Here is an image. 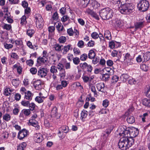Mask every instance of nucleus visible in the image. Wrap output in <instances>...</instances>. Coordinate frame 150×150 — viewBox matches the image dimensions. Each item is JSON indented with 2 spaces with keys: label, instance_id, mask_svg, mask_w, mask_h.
Masks as SVG:
<instances>
[{
  "label": "nucleus",
  "instance_id": "f257e3e1",
  "mask_svg": "<svg viewBox=\"0 0 150 150\" xmlns=\"http://www.w3.org/2000/svg\"><path fill=\"white\" fill-rule=\"evenodd\" d=\"M129 0H117L112 3H115L116 9L122 14H129L134 11V7L133 4L126 3Z\"/></svg>",
  "mask_w": 150,
  "mask_h": 150
},
{
  "label": "nucleus",
  "instance_id": "f03ea898",
  "mask_svg": "<svg viewBox=\"0 0 150 150\" xmlns=\"http://www.w3.org/2000/svg\"><path fill=\"white\" fill-rule=\"evenodd\" d=\"M119 134L122 136H125L127 138H132L134 139L137 137L139 133V130L134 127L126 128L125 126H121L119 127L118 129Z\"/></svg>",
  "mask_w": 150,
  "mask_h": 150
},
{
  "label": "nucleus",
  "instance_id": "7ed1b4c3",
  "mask_svg": "<svg viewBox=\"0 0 150 150\" xmlns=\"http://www.w3.org/2000/svg\"><path fill=\"white\" fill-rule=\"evenodd\" d=\"M120 137H122L118 143L119 148L122 150H126L132 146L134 143V139L127 138L125 136H122L119 134Z\"/></svg>",
  "mask_w": 150,
  "mask_h": 150
},
{
  "label": "nucleus",
  "instance_id": "20e7f679",
  "mask_svg": "<svg viewBox=\"0 0 150 150\" xmlns=\"http://www.w3.org/2000/svg\"><path fill=\"white\" fill-rule=\"evenodd\" d=\"M99 15L102 19L104 20H108L113 17L114 13L113 10L109 8H105L100 10Z\"/></svg>",
  "mask_w": 150,
  "mask_h": 150
},
{
  "label": "nucleus",
  "instance_id": "39448f33",
  "mask_svg": "<svg viewBox=\"0 0 150 150\" xmlns=\"http://www.w3.org/2000/svg\"><path fill=\"white\" fill-rule=\"evenodd\" d=\"M137 7L139 10L142 12L146 11L149 7V2L146 0H142L138 4Z\"/></svg>",
  "mask_w": 150,
  "mask_h": 150
},
{
  "label": "nucleus",
  "instance_id": "423d86ee",
  "mask_svg": "<svg viewBox=\"0 0 150 150\" xmlns=\"http://www.w3.org/2000/svg\"><path fill=\"white\" fill-rule=\"evenodd\" d=\"M114 128V126L110 125L108 126L106 129L102 133L101 137L103 140L105 141L107 140L109 135Z\"/></svg>",
  "mask_w": 150,
  "mask_h": 150
},
{
  "label": "nucleus",
  "instance_id": "0eeeda50",
  "mask_svg": "<svg viewBox=\"0 0 150 150\" xmlns=\"http://www.w3.org/2000/svg\"><path fill=\"white\" fill-rule=\"evenodd\" d=\"M35 17L36 20L35 22L36 26L40 28H42L43 25V20L42 16L39 14H36Z\"/></svg>",
  "mask_w": 150,
  "mask_h": 150
},
{
  "label": "nucleus",
  "instance_id": "6e6552de",
  "mask_svg": "<svg viewBox=\"0 0 150 150\" xmlns=\"http://www.w3.org/2000/svg\"><path fill=\"white\" fill-rule=\"evenodd\" d=\"M48 71L47 69L40 67L38 71V74L40 77H45L47 75Z\"/></svg>",
  "mask_w": 150,
  "mask_h": 150
},
{
  "label": "nucleus",
  "instance_id": "1a4fd4ad",
  "mask_svg": "<svg viewBox=\"0 0 150 150\" xmlns=\"http://www.w3.org/2000/svg\"><path fill=\"white\" fill-rule=\"evenodd\" d=\"M79 6L82 8H85L89 5L90 0H77Z\"/></svg>",
  "mask_w": 150,
  "mask_h": 150
},
{
  "label": "nucleus",
  "instance_id": "9d476101",
  "mask_svg": "<svg viewBox=\"0 0 150 150\" xmlns=\"http://www.w3.org/2000/svg\"><path fill=\"white\" fill-rule=\"evenodd\" d=\"M133 58L131 56L130 54L128 53H127L124 57V60L128 65H132L133 63L132 62Z\"/></svg>",
  "mask_w": 150,
  "mask_h": 150
},
{
  "label": "nucleus",
  "instance_id": "9b49d317",
  "mask_svg": "<svg viewBox=\"0 0 150 150\" xmlns=\"http://www.w3.org/2000/svg\"><path fill=\"white\" fill-rule=\"evenodd\" d=\"M28 132V131L25 129H22L19 132L18 138L20 139H22L27 136Z\"/></svg>",
  "mask_w": 150,
  "mask_h": 150
},
{
  "label": "nucleus",
  "instance_id": "f8f14e48",
  "mask_svg": "<svg viewBox=\"0 0 150 150\" xmlns=\"http://www.w3.org/2000/svg\"><path fill=\"white\" fill-rule=\"evenodd\" d=\"M34 137V140L37 143H40L43 140L42 135L40 133L35 134Z\"/></svg>",
  "mask_w": 150,
  "mask_h": 150
},
{
  "label": "nucleus",
  "instance_id": "ddd939ff",
  "mask_svg": "<svg viewBox=\"0 0 150 150\" xmlns=\"http://www.w3.org/2000/svg\"><path fill=\"white\" fill-rule=\"evenodd\" d=\"M96 86L98 91L103 93L104 94L107 93L104 90L105 84L103 83H100L96 84Z\"/></svg>",
  "mask_w": 150,
  "mask_h": 150
},
{
  "label": "nucleus",
  "instance_id": "4468645a",
  "mask_svg": "<svg viewBox=\"0 0 150 150\" xmlns=\"http://www.w3.org/2000/svg\"><path fill=\"white\" fill-rule=\"evenodd\" d=\"M51 116L52 117H56L57 119L59 117L60 115L57 112V109L56 107H54L51 110Z\"/></svg>",
  "mask_w": 150,
  "mask_h": 150
},
{
  "label": "nucleus",
  "instance_id": "2eb2a0df",
  "mask_svg": "<svg viewBox=\"0 0 150 150\" xmlns=\"http://www.w3.org/2000/svg\"><path fill=\"white\" fill-rule=\"evenodd\" d=\"M33 84L36 89L39 90L41 89V81L40 80H37L34 81Z\"/></svg>",
  "mask_w": 150,
  "mask_h": 150
},
{
  "label": "nucleus",
  "instance_id": "dca6fc26",
  "mask_svg": "<svg viewBox=\"0 0 150 150\" xmlns=\"http://www.w3.org/2000/svg\"><path fill=\"white\" fill-rule=\"evenodd\" d=\"M71 45L69 44L66 46H63L62 49V52L63 54H66L67 53V52L69 51V50L71 49L72 50V48L71 47Z\"/></svg>",
  "mask_w": 150,
  "mask_h": 150
},
{
  "label": "nucleus",
  "instance_id": "f3484780",
  "mask_svg": "<svg viewBox=\"0 0 150 150\" xmlns=\"http://www.w3.org/2000/svg\"><path fill=\"white\" fill-rule=\"evenodd\" d=\"M143 54V62H146L150 59V52H146Z\"/></svg>",
  "mask_w": 150,
  "mask_h": 150
},
{
  "label": "nucleus",
  "instance_id": "a211bd4d",
  "mask_svg": "<svg viewBox=\"0 0 150 150\" xmlns=\"http://www.w3.org/2000/svg\"><path fill=\"white\" fill-rule=\"evenodd\" d=\"M47 59V58L46 57L45 55H43L42 57H39L37 59V61L38 63H44L46 62Z\"/></svg>",
  "mask_w": 150,
  "mask_h": 150
},
{
  "label": "nucleus",
  "instance_id": "6ab92c4d",
  "mask_svg": "<svg viewBox=\"0 0 150 150\" xmlns=\"http://www.w3.org/2000/svg\"><path fill=\"white\" fill-rule=\"evenodd\" d=\"M92 2L90 3L89 5H91L92 8H97L100 6V4L96 0H92Z\"/></svg>",
  "mask_w": 150,
  "mask_h": 150
},
{
  "label": "nucleus",
  "instance_id": "aec40b11",
  "mask_svg": "<svg viewBox=\"0 0 150 150\" xmlns=\"http://www.w3.org/2000/svg\"><path fill=\"white\" fill-rule=\"evenodd\" d=\"M10 13H6L5 14L4 18L8 23H13V19L10 18Z\"/></svg>",
  "mask_w": 150,
  "mask_h": 150
},
{
  "label": "nucleus",
  "instance_id": "412c9836",
  "mask_svg": "<svg viewBox=\"0 0 150 150\" xmlns=\"http://www.w3.org/2000/svg\"><path fill=\"white\" fill-rule=\"evenodd\" d=\"M32 95L31 92L30 91H28L25 94L24 98L30 100L32 99Z\"/></svg>",
  "mask_w": 150,
  "mask_h": 150
},
{
  "label": "nucleus",
  "instance_id": "4be33fe9",
  "mask_svg": "<svg viewBox=\"0 0 150 150\" xmlns=\"http://www.w3.org/2000/svg\"><path fill=\"white\" fill-rule=\"evenodd\" d=\"M142 103L145 106L150 107V99L147 98L144 99L142 100Z\"/></svg>",
  "mask_w": 150,
  "mask_h": 150
},
{
  "label": "nucleus",
  "instance_id": "5701e85b",
  "mask_svg": "<svg viewBox=\"0 0 150 150\" xmlns=\"http://www.w3.org/2000/svg\"><path fill=\"white\" fill-rule=\"evenodd\" d=\"M144 21L137 22L134 24L135 28L136 29L142 28L143 26Z\"/></svg>",
  "mask_w": 150,
  "mask_h": 150
},
{
  "label": "nucleus",
  "instance_id": "b1692460",
  "mask_svg": "<svg viewBox=\"0 0 150 150\" xmlns=\"http://www.w3.org/2000/svg\"><path fill=\"white\" fill-rule=\"evenodd\" d=\"M27 144L26 142H23L18 145L17 146L18 150H24Z\"/></svg>",
  "mask_w": 150,
  "mask_h": 150
},
{
  "label": "nucleus",
  "instance_id": "393cba45",
  "mask_svg": "<svg viewBox=\"0 0 150 150\" xmlns=\"http://www.w3.org/2000/svg\"><path fill=\"white\" fill-rule=\"evenodd\" d=\"M124 120L125 122V120L127 122H135V121L134 117L132 116H129L127 117H125Z\"/></svg>",
  "mask_w": 150,
  "mask_h": 150
},
{
  "label": "nucleus",
  "instance_id": "a878e982",
  "mask_svg": "<svg viewBox=\"0 0 150 150\" xmlns=\"http://www.w3.org/2000/svg\"><path fill=\"white\" fill-rule=\"evenodd\" d=\"M111 74L110 73H105L103 74L102 76V80L105 81H107L109 80L110 78V76Z\"/></svg>",
  "mask_w": 150,
  "mask_h": 150
},
{
  "label": "nucleus",
  "instance_id": "bb28decb",
  "mask_svg": "<svg viewBox=\"0 0 150 150\" xmlns=\"http://www.w3.org/2000/svg\"><path fill=\"white\" fill-rule=\"evenodd\" d=\"M96 55V54L94 51L92 50H91L89 51L88 55V57L91 59H93Z\"/></svg>",
  "mask_w": 150,
  "mask_h": 150
},
{
  "label": "nucleus",
  "instance_id": "cd10ccee",
  "mask_svg": "<svg viewBox=\"0 0 150 150\" xmlns=\"http://www.w3.org/2000/svg\"><path fill=\"white\" fill-rule=\"evenodd\" d=\"M63 47L62 45H60L59 44H56L55 45L54 48L56 51L59 52L62 51V47Z\"/></svg>",
  "mask_w": 150,
  "mask_h": 150
},
{
  "label": "nucleus",
  "instance_id": "c85d7f7f",
  "mask_svg": "<svg viewBox=\"0 0 150 150\" xmlns=\"http://www.w3.org/2000/svg\"><path fill=\"white\" fill-rule=\"evenodd\" d=\"M123 22L122 21L118 19L115 20V25L118 27H120L123 25Z\"/></svg>",
  "mask_w": 150,
  "mask_h": 150
},
{
  "label": "nucleus",
  "instance_id": "c756f323",
  "mask_svg": "<svg viewBox=\"0 0 150 150\" xmlns=\"http://www.w3.org/2000/svg\"><path fill=\"white\" fill-rule=\"evenodd\" d=\"M34 32V30L33 29H29L27 30L26 34L28 35L31 37H32Z\"/></svg>",
  "mask_w": 150,
  "mask_h": 150
},
{
  "label": "nucleus",
  "instance_id": "7c9ffc66",
  "mask_svg": "<svg viewBox=\"0 0 150 150\" xmlns=\"http://www.w3.org/2000/svg\"><path fill=\"white\" fill-rule=\"evenodd\" d=\"M12 83L13 86H17L20 83L19 80L18 79H13L12 81Z\"/></svg>",
  "mask_w": 150,
  "mask_h": 150
},
{
  "label": "nucleus",
  "instance_id": "2f4dec72",
  "mask_svg": "<svg viewBox=\"0 0 150 150\" xmlns=\"http://www.w3.org/2000/svg\"><path fill=\"white\" fill-rule=\"evenodd\" d=\"M67 40L66 38L64 36H60L58 39L59 42L61 43H64Z\"/></svg>",
  "mask_w": 150,
  "mask_h": 150
},
{
  "label": "nucleus",
  "instance_id": "473e14b6",
  "mask_svg": "<svg viewBox=\"0 0 150 150\" xmlns=\"http://www.w3.org/2000/svg\"><path fill=\"white\" fill-rule=\"evenodd\" d=\"M104 36L108 40L111 39V34L109 31L107 30L105 31L104 34Z\"/></svg>",
  "mask_w": 150,
  "mask_h": 150
},
{
  "label": "nucleus",
  "instance_id": "72a5a7b5",
  "mask_svg": "<svg viewBox=\"0 0 150 150\" xmlns=\"http://www.w3.org/2000/svg\"><path fill=\"white\" fill-rule=\"evenodd\" d=\"M56 27L57 30L59 31H63L64 29L63 26H61V23L60 22L58 23V24L56 25Z\"/></svg>",
  "mask_w": 150,
  "mask_h": 150
},
{
  "label": "nucleus",
  "instance_id": "f704fd0d",
  "mask_svg": "<svg viewBox=\"0 0 150 150\" xmlns=\"http://www.w3.org/2000/svg\"><path fill=\"white\" fill-rule=\"evenodd\" d=\"M88 115V112L84 110H83L81 113V117L82 119L86 118Z\"/></svg>",
  "mask_w": 150,
  "mask_h": 150
},
{
  "label": "nucleus",
  "instance_id": "c9c22d12",
  "mask_svg": "<svg viewBox=\"0 0 150 150\" xmlns=\"http://www.w3.org/2000/svg\"><path fill=\"white\" fill-rule=\"evenodd\" d=\"M91 89L92 92L94 93V96L97 97L98 95L97 92L96 91L95 86H91Z\"/></svg>",
  "mask_w": 150,
  "mask_h": 150
},
{
  "label": "nucleus",
  "instance_id": "e433bc0d",
  "mask_svg": "<svg viewBox=\"0 0 150 150\" xmlns=\"http://www.w3.org/2000/svg\"><path fill=\"white\" fill-rule=\"evenodd\" d=\"M28 124L34 126L36 128V129H39L40 127L38 124V122H28Z\"/></svg>",
  "mask_w": 150,
  "mask_h": 150
},
{
  "label": "nucleus",
  "instance_id": "4c0bfd02",
  "mask_svg": "<svg viewBox=\"0 0 150 150\" xmlns=\"http://www.w3.org/2000/svg\"><path fill=\"white\" fill-rule=\"evenodd\" d=\"M72 60L74 63L76 65H78L80 62L79 58L78 57L73 58Z\"/></svg>",
  "mask_w": 150,
  "mask_h": 150
},
{
  "label": "nucleus",
  "instance_id": "58836bf2",
  "mask_svg": "<svg viewBox=\"0 0 150 150\" xmlns=\"http://www.w3.org/2000/svg\"><path fill=\"white\" fill-rule=\"evenodd\" d=\"M21 104L23 106L28 107L30 105V102L28 101L23 100L21 102Z\"/></svg>",
  "mask_w": 150,
  "mask_h": 150
},
{
  "label": "nucleus",
  "instance_id": "ea45409f",
  "mask_svg": "<svg viewBox=\"0 0 150 150\" xmlns=\"http://www.w3.org/2000/svg\"><path fill=\"white\" fill-rule=\"evenodd\" d=\"M52 18L53 20L57 21L59 18L58 14L57 12H55L53 15Z\"/></svg>",
  "mask_w": 150,
  "mask_h": 150
},
{
  "label": "nucleus",
  "instance_id": "a19ab883",
  "mask_svg": "<svg viewBox=\"0 0 150 150\" xmlns=\"http://www.w3.org/2000/svg\"><path fill=\"white\" fill-rule=\"evenodd\" d=\"M89 6H90V8H87L85 12V13L91 14L93 12L92 11V9L93 8H92V7L91 5H89Z\"/></svg>",
  "mask_w": 150,
  "mask_h": 150
},
{
  "label": "nucleus",
  "instance_id": "79ce46f5",
  "mask_svg": "<svg viewBox=\"0 0 150 150\" xmlns=\"http://www.w3.org/2000/svg\"><path fill=\"white\" fill-rule=\"evenodd\" d=\"M141 68L143 71H146L149 69V67L146 64H143L141 66Z\"/></svg>",
  "mask_w": 150,
  "mask_h": 150
},
{
  "label": "nucleus",
  "instance_id": "37998d69",
  "mask_svg": "<svg viewBox=\"0 0 150 150\" xmlns=\"http://www.w3.org/2000/svg\"><path fill=\"white\" fill-rule=\"evenodd\" d=\"M26 63L28 65L32 67L34 64V61L31 59H30L27 60L26 62Z\"/></svg>",
  "mask_w": 150,
  "mask_h": 150
},
{
  "label": "nucleus",
  "instance_id": "c03bdc74",
  "mask_svg": "<svg viewBox=\"0 0 150 150\" xmlns=\"http://www.w3.org/2000/svg\"><path fill=\"white\" fill-rule=\"evenodd\" d=\"M137 82V81L133 78L130 79L128 81V83L131 85L135 84Z\"/></svg>",
  "mask_w": 150,
  "mask_h": 150
},
{
  "label": "nucleus",
  "instance_id": "a18cd8bd",
  "mask_svg": "<svg viewBox=\"0 0 150 150\" xmlns=\"http://www.w3.org/2000/svg\"><path fill=\"white\" fill-rule=\"evenodd\" d=\"M36 106L35 104L33 103H30L29 105L28 106L29 109L32 111L34 110L35 109Z\"/></svg>",
  "mask_w": 150,
  "mask_h": 150
},
{
  "label": "nucleus",
  "instance_id": "49530a36",
  "mask_svg": "<svg viewBox=\"0 0 150 150\" xmlns=\"http://www.w3.org/2000/svg\"><path fill=\"white\" fill-rule=\"evenodd\" d=\"M30 109H23L22 111V112L24 113L25 115L28 116L30 114Z\"/></svg>",
  "mask_w": 150,
  "mask_h": 150
},
{
  "label": "nucleus",
  "instance_id": "de8ad7c7",
  "mask_svg": "<svg viewBox=\"0 0 150 150\" xmlns=\"http://www.w3.org/2000/svg\"><path fill=\"white\" fill-rule=\"evenodd\" d=\"M11 116L10 115L8 114H6L3 116V119L4 120L6 121L9 120L10 119Z\"/></svg>",
  "mask_w": 150,
  "mask_h": 150
},
{
  "label": "nucleus",
  "instance_id": "09e8293b",
  "mask_svg": "<svg viewBox=\"0 0 150 150\" xmlns=\"http://www.w3.org/2000/svg\"><path fill=\"white\" fill-rule=\"evenodd\" d=\"M57 67L55 66H52L51 67L50 71L51 73L54 74L57 72Z\"/></svg>",
  "mask_w": 150,
  "mask_h": 150
},
{
  "label": "nucleus",
  "instance_id": "8fccbe9b",
  "mask_svg": "<svg viewBox=\"0 0 150 150\" xmlns=\"http://www.w3.org/2000/svg\"><path fill=\"white\" fill-rule=\"evenodd\" d=\"M67 20L70 21V19L67 15L64 16L61 18V21L63 22H65Z\"/></svg>",
  "mask_w": 150,
  "mask_h": 150
},
{
  "label": "nucleus",
  "instance_id": "3c124183",
  "mask_svg": "<svg viewBox=\"0 0 150 150\" xmlns=\"http://www.w3.org/2000/svg\"><path fill=\"white\" fill-rule=\"evenodd\" d=\"M35 100L39 103H42L43 101V100L40 96L36 97L35 98Z\"/></svg>",
  "mask_w": 150,
  "mask_h": 150
},
{
  "label": "nucleus",
  "instance_id": "603ef678",
  "mask_svg": "<svg viewBox=\"0 0 150 150\" xmlns=\"http://www.w3.org/2000/svg\"><path fill=\"white\" fill-rule=\"evenodd\" d=\"M87 55L86 54H83L80 56V59L81 61H85L87 58Z\"/></svg>",
  "mask_w": 150,
  "mask_h": 150
},
{
  "label": "nucleus",
  "instance_id": "864d4df0",
  "mask_svg": "<svg viewBox=\"0 0 150 150\" xmlns=\"http://www.w3.org/2000/svg\"><path fill=\"white\" fill-rule=\"evenodd\" d=\"M3 28L4 29L9 30L11 28V25L5 24Z\"/></svg>",
  "mask_w": 150,
  "mask_h": 150
},
{
  "label": "nucleus",
  "instance_id": "5fc2aeb1",
  "mask_svg": "<svg viewBox=\"0 0 150 150\" xmlns=\"http://www.w3.org/2000/svg\"><path fill=\"white\" fill-rule=\"evenodd\" d=\"M91 36L93 38L96 39L98 38L99 35L97 33L94 32L92 33Z\"/></svg>",
  "mask_w": 150,
  "mask_h": 150
},
{
  "label": "nucleus",
  "instance_id": "6e6d98bb",
  "mask_svg": "<svg viewBox=\"0 0 150 150\" xmlns=\"http://www.w3.org/2000/svg\"><path fill=\"white\" fill-rule=\"evenodd\" d=\"M109 102L107 99H105L103 101V105L105 108H106L109 105Z\"/></svg>",
  "mask_w": 150,
  "mask_h": 150
},
{
  "label": "nucleus",
  "instance_id": "4d7b16f0",
  "mask_svg": "<svg viewBox=\"0 0 150 150\" xmlns=\"http://www.w3.org/2000/svg\"><path fill=\"white\" fill-rule=\"evenodd\" d=\"M136 60L138 62H143V56L141 55H139L136 58Z\"/></svg>",
  "mask_w": 150,
  "mask_h": 150
},
{
  "label": "nucleus",
  "instance_id": "13d9d810",
  "mask_svg": "<svg viewBox=\"0 0 150 150\" xmlns=\"http://www.w3.org/2000/svg\"><path fill=\"white\" fill-rule=\"evenodd\" d=\"M57 68L58 69H59L60 71H61L65 70L64 69V66L62 64L59 63L57 65Z\"/></svg>",
  "mask_w": 150,
  "mask_h": 150
},
{
  "label": "nucleus",
  "instance_id": "bf43d9fd",
  "mask_svg": "<svg viewBox=\"0 0 150 150\" xmlns=\"http://www.w3.org/2000/svg\"><path fill=\"white\" fill-rule=\"evenodd\" d=\"M26 18L25 16L24 15L21 18V24L23 25L24 22L26 21Z\"/></svg>",
  "mask_w": 150,
  "mask_h": 150
},
{
  "label": "nucleus",
  "instance_id": "052dcab7",
  "mask_svg": "<svg viewBox=\"0 0 150 150\" xmlns=\"http://www.w3.org/2000/svg\"><path fill=\"white\" fill-rule=\"evenodd\" d=\"M30 72L33 74H35L37 72V69L34 67H32L30 69Z\"/></svg>",
  "mask_w": 150,
  "mask_h": 150
},
{
  "label": "nucleus",
  "instance_id": "680f3d73",
  "mask_svg": "<svg viewBox=\"0 0 150 150\" xmlns=\"http://www.w3.org/2000/svg\"><path fill=\"white\" fill-rule=\"evenodd\" d=\"M22 6L24 8H27L28 6V2L25 1H23L22 2Z\"/></svg>",
  "mask_w": 150,
  "mask_h": 150
},
{
  "label": "nucleus",
  "instance_id": "e2e57ef3",
  "mask_svg": "<svg viewBox=\"0 0 150 150\" xmlns=\"http://www.w3.org/2000/svg\"><path fill=\"white\" fill-rule=\"evenodd\" d=\"M66 8L65 7H62L59 10L60 13L62 15H64L66 12Z\"/></svg>",
  "mask_w": 150,
  "mask_h": 150
},
{
  "label": "nucleus",
  "instance_id": "0e129e2a",
  "mask_svg": "<svg viewBox=\"0 0 150 150\" xmlns=\"http://www.w3.org/2000/svg\"><path fill=\"white\" fill-rule=\"evenodd\" d=\"M4 45L5 47L8 49L12 48L13 46L12 44H8L6 43H4Z\"/></svg>",
  "mask_w": 150,
  "mask_h": 150
},
{
  "label": "nucleus",
  "instance_id": "69168bd1",
  "mask_svg": "<svg viewBox=\"0 0 150 150\" xmlns=\"http://www.w3.org/2000/svg\"><path fill=\"white\" fill-rule=\"evenodd\" d=\"M146 87L148 89L146 92V95L147 97L150 98V86L148 85Z\"/></svg>",
  "mask_w": 150,
  "mask_h": 150
},
{
  "label": "nucleus",
  "instance_id": "338daca9",
  "mask_svg": "<svg viewBox=\"0 0 150 150\" xmlns=\"http://www.w3.org/2000/svg\"><path fill=\"white\" fill-rule=\"evenodd\" d=\"M105 63L106 61L104 59H101L99 61V64L103 66H104L105 65Z\"/></svg>",
  "mask_w": 150,
  "mask_h": 150
},
{
  "label": "nucleus",
  "instance_id": "774afa93",
  "mask_svg": "<svg viewBox=\"0 0 150 150\" xmlns=\"http://www.w3.org/2000/svg\"><path fill=\"white\" fill-rule=\"evenodd\" d=\"M67 33L69 36H72L73 35L74 32L71 28H69L67 30Z\"/></svg>",
  "mask_w": 150,
  "mask_h": 150
}]
</instances>
